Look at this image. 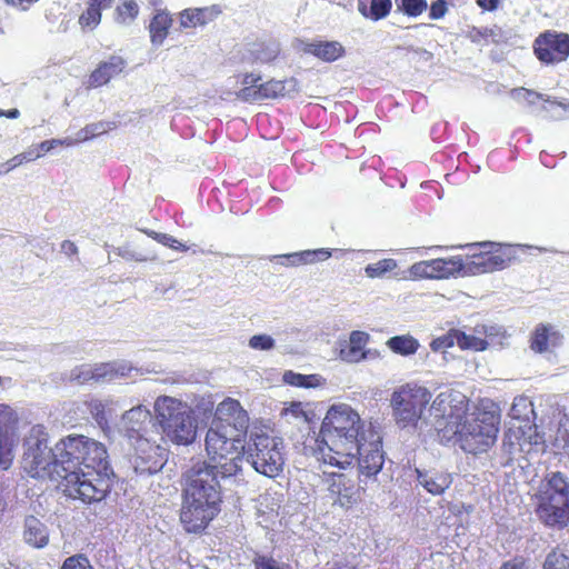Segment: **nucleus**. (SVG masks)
Listing matches in <instances>:
<instances>
[{
  "instance_id": "f257e3e1",
  "label": "nucleus",
  "mask_w": 569,
  "mask_h": 569,
  "mask_svg": "<svg viewBox=\"0 0 569 569\" xmlns=\"http://www.w3.org/2000/svg\"><path fill=\"white\" fill-rule=\"evenodd\" d=\"M319 451L325 463L345 469L358 462L368 479L382 469L381 437L371 422L346 403L332 405L321 423Z\"/></svg>"
},
{
  "instance_id": "f03ea898",
  "label": "nucleus",
  "mask_w": 569,
  "mask_h": 569,
  "mask_svg": "<svg viewBox=\"0 0 569 569\" xmlns=\"http://www.w3.org/2000/svg\"><path fill=\"white\" fill-rule=\"evenodd\" d=\"M60 488L86 503L101 501L110 491L113 471L106 446L83 435H69L56 443Z\"/></svg>"
},
{
  "instance_id": "7ed1b4c3",
  "label": "nucleus",
  "mask_w": 569,
  "mask_h": 569,
  "mask_svg": "<svg viewBox=\"0 0 569 569\" xmlns=\"http://www.w3.org/2000/svg\"><path fill=\"white\" fill-rule=\"evenodd\" d=\"M431 392L417 385H405L391 396V407L396 423L406 428L417 426L418 421L430 426L437 432L443 430L447 416H459L466 406V396L459 391L440 392L430 403Z\"/></svg>"
},
{
  "instance_id": "20e7f679",
  "label": "nucleus",
  "mask_w": 569,
  "mask_h": 569,
  "mask_svg": "<svg viewBox=\"0 0 569 569\" xmlns=\"http://www.w3.org/2000/svg\"><path fill=\"white\" fill-rule=\"evenodd\" d=\"M150 420V410L138 405L123 412L119 425L120 432L132 449L130 463L140 476L157 473L166 463V450L148 436Z\"/></svg>"
},
{
  "instance_id": "39448f33",
  "label": "nucleus",
  "mask_w": 569,
  "mask_h": 569,
  "mask_svg": "<svg viewBox=\"0 0 569 569\" xmlns=\"http://www.w3.org/2000/svg\"><path fill=\"white\" fill-rule=\"evenodd\" d=\"M500 417L497 412L476 408L469 412V400L466 398L463 412L459 416H447L445 428L439 430L443 439L457 437L463 451L479 455L488 451L496 442Z\"/></svg>"
},
{
  "instance_id": "423d86ee",
  "label": "nucleus",
  "mask_w": 569,
  "mask_h": 569,
  "mask_svg": "<svg viewBox=\"0 0 569 569\" xmlns=\"http://www.w3.org/2000/svg\"><path fill=\"white\" fill-rule=\"evenodd\" d=\"M532 501L537 519L547 528L563 530L569 527V478L560 472H548L533 488Z\"/></svg>"
},
{
  "instance_id": "0eeeda50",
  "label": "nucleus",
  "mask_w": 569,
  "mask_h": 569,
  "mask_svg": "<svg viewBox=\"0 0 569 569\" xmlns=\"http://www.w3.org/2000/svg\"><path fill=\"white\" fill-rule=\"evenodd\" d=\"M246 442L239 433L221 430L210 426L204 438V451L209 459L207 463L220 468L224 482L243 481L242 461Z\"/></svg>"
},
{
  "instance_id": "6e6552de",
  "label": "nucleus",
  "mask_w": 569,
  "mask_h": 569,
  "mask_svg": "<svg viewBox=\"0 0 569 569\" xmlns=\"http://www.w3.org/2000/svg\"><path fill=\"white\" fill-rule=\"evenodd\" d=\"M156 419L163 438L176 445H190L197 436V423L187 402L169 396H160L153 405Z\"/></svg>"
},
{
  "instance_id": "1a4fd4ad",
  "label": "nucleus",
  "mask_w": 569,
  "mask_h": 569,
  "mask_svg": "<svg viewBox=\"0 0 569 569\" xmlns=\"http://www.w3.org/2000/svg\"><path fill=\"white\" fill-rule=\"evenodd\" d=\"M23 469L32 478H49L62 481L56 465V446L48 447V435L43 426H33L24 439Z\"/></svg>"
},
{
  "instance_id": "9d476101",
  "label": "nucleus",
  "mask_w": 569,
  "mask_h": 569,
  "mask_svg": "<svg viewBox=\"0 0 569 569\" xmlns=\"http://www.w3.org/2000/svg\"><path fill=\"white\" fill-rule=\"evenodd\" d=\"M283 442L280 438L266 433H251L246 442L244 456L251 467L268 478L278 477L284 465Z\"/></svg>"
},
{
  "instance_id": "9b49d317",
  "label": "nucleus",
  "mask_w": 569,
  "mask_h": 569,
  "mask_svg": "<svg viewBox=\"0 0 569 569\" xmlns=\"http://www.w3.org/2000/svg\"><path fill=\"white\" fill-rule=\"evenodd\" d=\"M237 483L224 482L220 468L207 461H198L184 473L183 493L220 506L222 489Z\"/></svg>"
},
{
  "instance_id": "f8f14e48",
  "label": "nucleus",
  "mask_w": 569,
  "mask_h": 569,
  "mask_svg": "<svg viewBox=\"0 0 569 569\" xmlns=\"http://www.w3.org/2000/svg\"><path fill=\"white\" fill-rule=\"evenodd\" d=\"M220 506L183 493L180 521L188 532H200L218 515Z\"/></svg>"
},
{
  "instance_id": "ddd939ff",
  "label": "nucleus",
  "mask_w": 569,
  "mask_h": 569,
  "mask_svg": "<svg viewBox=\"0 0 569 569\" xmlns=\"http://www.w3.org/2000/svg\"><path fill=\"white\" fill-rule=\"evenodd\" d=\"M211 426L231 433L238 432L242 438L249 427V416L238 400L227 398L217 406Z\"/></svg>"
},
{
  "instance_id": "4468645a",
  "label": "nucleus",
  "mask_w": 569,
  "mask_h": 569,
  "mask_svg": "<svg viewBox=\"0 0 569 569\" xmlns=\"http://www.w3.org/2000/svg\"><path fill=\"white\" fill-rule=\"evenodd\" d=\"M535 53L545 63H559L569 56V34L546 31L535 40Z\"/></svg>"
},
{
  "instance_id": "2eb2a0df",
  "label": "nucleus",
  "mask_w": 569,
  "mask_h": 569,
  "mask_svg": "<svg viewBox=\"0 0 569 569\" xmlns=\"http://www.w3.org/2000/svg\"><path fill=\"white\" fill-rule=\"evenodd\" d=\"M327 490L333 505L350 509L361 501L363 487L358 486L352 479L343 473H330L325 479Z\"/></svg>"
},
{
  "instance_id": "dca6fc26",
  "label": "nucleus",
  "mask_w": 569,
  "mask_h": 569,
  "mask_svg": "<svg viewBox=\"0 0 569 569\" xmlns=\"http://www.w3.org/2000/svg\"><path fill=\"white\" fill-rule=\"evenodd\" d=\"M369 340V335L363 331H352L348 342L340 347L339 357L341 360L356 363L367 358L365 347Z\"/></svg>"
},
{
  "instance_id": "f3484780",
  "label": "nucleus",
  "mask_w": 569,
  "mask_h": 569,
  "mask_svg": "<svg viewBox=\"0 0 569 569\" xmlns=\"http://www.w3.org/2000/svg\"><path fill=\"white\" fill-rule=\"evenodd\" d=\"M222 13L220 6L213 4L204 8L186 9L180 12V27L183 29L204 26Z\"/></svg>"
},
{
  "instance_id": "a211bd4d",
  "label": "nucleus",
  "mask_w": 569,
  "mask_h": 569,
  "mask_svg": "<svg viewBox=\"0 0 569 569\" xmlns=\"http://www.w3.org/2000/svg\"><path fill=\"white\" fill-rule=\"evenodd\" d=\"M562 336L551 325H539L531 337V349L542 353L561 343Z\"/></svg>"
},
{
  "instance_id": "6ab92c4d",
  "label": "nucleus",
  "mask_w": 569,
  "mask_h": 569,
  "mask_svg": "<svg viewBox=\"0 0 569 569\" xmlns=\"http://www.w3.org/2000/svg\"><path fill=\"white\" fill-rule=\"evenodd\" d=\"M299 43L303 52L313 54L327 62L336 61L345 53L343 46L338 41H319L312 43L299 41Z\"/></svg>"
},
{
  "instance_id": "aec40b11",
  "label": "nucleus",
  "mask_w": 569,
  "mask_h": 569,
  "mask_svg": "<svg viewBox=\"0 0 569 569\" xmlns=\"http://www.w3.org/2000/svg\"><path fill=\"white\" fill-rule=\"evenodd\" d=\"M23 539L33 548H43L49 543V530L38 518L28 516L23 523Z\"/></svg>"
},
{
  "instance_id": "412c9836",
  "label": "nucleus",
  "mask_w": 569,
  "mask_h": 569,
  "mask_svg": "<svg viewBox=\"0 0 569 569\" xmlns=\"http://www.w3.org/2000/svg\"><path fill=\"white\" fill-rule=\"evenodd\" d=\"M124 60L121 57L112 56L108 61L99 64L89 78L90 87H100L110 81L111 78L122 72Z\"/></svg>"
},
{
  "instance_id": "4be33fe9",
  "label": "nucleus",
  "mask_w": 569,
  "mask_h": 569,
  "mask_svg": "<svg viewBox=\"0 0 569 569\" xmlns=\"http://www.w3.org/2000/svg\"><path fill=\"white\" fill-rule=\"evenodd\" d=\"M428 264V278L429 279H447L459 271H461L463 264L459 257H451L448 259H431L426 260Z\"/></svg>"
},
{
  "instance_id": "5701e85b",
  "label": "nucleus",
  "mask_w": 569,
  "mask_h": 569,
  "mask_svg": "<svg viewBox=\"0 0 569 569\" xmlns=\"http://www.w3.org/2000/svg\"><path fill=\"white\" fill-rule=\"evenodd\" d=\"M418 472V482L428 492L432 495H441L450 487L452 483V477L450 473L441 472V471H428Z\"/></svg>"
},
{
  "instance_id": "b1692460",
  "label": "nucleus",
  "mask_w": 569,
  "mask_h": 569,
  "mask_svg": "<svg viewBox=\"0 0 569 569\" xmlns=\"http://www.w3.org/2000/svg\"><path fill=\"white\" fill-rule=\"evenodd\" d=\"M86 371V377H93L94 381L112 380L127 377L133 368L124 362L101 363Z\"/></svg>"
},
{
  "instance_id": "393cba45",
  "label": "nucleus",
  "mask_w": 569,
  "mask_h": 569,
  "mask_svg": "<svg viewBox=\"0 0 569 569\" xmlns=\"http://www.w3.org/2000/svg\"><path fill=\"white\" fill-rule=\"evenodd\" d=\"M331 253L326 249L305 250L289 254L277 256L281 260V264L287 267H297L301 264L313 263L318 260H327Z\"/></svg>"
},
{
  "instance_id": "a878e982",
  "label": "nucleus",
  "mask_w": 569,
  "mask_h": 569,
  "mask_svg": "<svg viewBox=\"0 0 569 569\" xmlns=\"http://www.w3.org/2000/svg\"><path fill=\"white\" fill-rule=\"evenodd\" d=\"M172 24L170 14L166 11H158L152 18L149 31L151 42L154 46H161L168 36L169 29Z\"/></svg>"
},
{
  "instance_id": "bb28decb",
  "label": "nucleus",
  "mask_w": 569,
  "mask_h": 569,
  "mask_svg": "<svg viewBox=\"0 0 569 569\" xmlns=\"http://www.w3.org/2000/svg\"><path fill=\"white\" fill-rule=\"evenodd\" d=\"M475 272H492L507 267V259L500 253H482L472 260Z\"/></svg>"
},
{
  "instance_id": "cd10ccee",
  "label": "nucleus",
  "mask_w": 569,
  "mask_h": 569,
  "mask_svg": "<svg viewBox=\"0 0 569 569\" xmlns=\"http://www.w3.org/2000/svg\"><path fill=\"white\" fill-rule=\"evenodd\" d=\"M456 345L462 350L483 351L490 346V341L483 339L479 333H466L456 329Z\"/></svg>"
},
{
  "instance_id": "c85d7f7f",
  "label": "nucleus",
  "mask_w": 569,
  "mask_h": 569,
  "mask_svg": "<svg viewBox=\"0 0 569 569\" xmlns=\"http://www.w3.org/2000/svg\"><path fill=\"white\" fill-rule=\"evenodd\" d=\"M387 346L395 352L401 356H411L417 352L419 342L413 337L395 336L387 341Z\"/></svg>"
},
{
  "instance_id": "c756f323",
  "label": "nucleus",
  "mask_w": 569,
  "mask_h": 569,
  "mask_svg": "<svg viewBox=\"0 0 569 569\" xmlns=\"http://www.w3.org/2000/svg\"><path fill=\"white\" fill-rule=\"evenodd\" d=\"M139 14V6L134 0H121L116 8L114 20L119 24H131Z\"/></svg>"
},
{
  "instance_id": "7c9ffc66",
  "label": "nucleus",
  "mask_w": 569,
  "mask_h": 569,
  "mask_svg": "<svg viewBox=\"0 0 569 569\" xmlns=\"http://www.w3.org/2000/svg\"><path fill=\"white\" fill-rule=\"evenodd\" d=\"M17 412L8 405L0 403V435L16 436Z\"/></svg>"
},
{
  "instance_id": "2f4dec72",
  "label": "nucleus",
  "mask_w": 569,
  "mask_h": 569,
  "mask_svg": "<svg viewBox=\"0 0 569 569\" xmlns=\"http://www.w3.org/2000/svg\"><path fill=\"white\" fill-rule=\"evenodd\" d=\"M16 442V436L0 435V468L3 470L9 469L12 463Z\"/></svg>"
},
{
  "instance_id": "473e14b6",
  "label": "nucleus",
  "mask_w": 569,
  "mask_h": 569,
  "mask_svg": "<svg viewBox=\"0 0 569 569\" xmlns=\"http://www.w3.org/2000/svg\"><path fill=\"white\" fill-rule=\"evenodd\" d=\"M293 83L290 81L270 80L264 83H260L262 100L264 99H277L283 97L287 93V84Z\"/></svg>"
},
{
  "instance_id": "72a5a7b5",
  "label": "nucleus",
  "mask_w": 569,
  "mask_h": 569,
  "mask_svg": "<svg viewBox=\"0 0 569 569\" xmlns=\"http://www.w3.org/2000/svg\"><path fill=\"white\" fill-rule=\"evenodd\" d=\"M391 8V1L390 0H371L370 1V13H367L366 6L361 1L359 3V11L366 16L370 17L373 20H379L383 17H386Z\"/></svg>"
},
{
  "instance_id": "f704fd0d",
  "label": "nucleus",
  "mask_w": 569,
  "mask_h": 569,
  "mask_svg": "<svg viewBox=\"0 0 569 569\" xmlns=\"http://www.w3.org/2000/svg\"><path fill=\"white\" fill-rule=\"evenodd\" d=\"M397 268L395 259H382L376 263H370L365 268L368 278H381L386 273L393 271Z\"/></svg>"
},
{
  "instance_id": "c9c22d12",
  "label": "nucleus",
  "mask_w": 569,
  "mask_h": 569,
  "mask_svg": "<svg viewBox=\"0 0 569 569\" xmlns=\"http://www.w3.org/2000/svg\"><path fill=\"white\" fill-rule=\"evenodd\" d=\"M543 569H569V556L559 550H552L545 559Z\"/></svg>"
},
{
  "instance_id": "e433bc0d",
  "label": "nucleus",
  "mask_w": 569,
  "mask_h": 569,
  "mask_svg": "<svg viewBox=\"0 0 569 569\" xmlns=\"http://www.w3.org/2000/svg\"><path fill=\"white\" fill-rule=\"evenodd\" d=\"M402 11L410 17H418L428 8L427 0H397Z\"/></svg>"
},
{
  "instance_id": "4c0bfd02",
  "label": "nucleus",
  "mask_w": 569,
  "mask_h": 569,
  "mask_svg": "<svg viewBox=\"0 0 569 569\" xmlns=\"http://www.w3.org/2000/svg\"><path fill=\"white\" fill-rule=\"evenodd\" d=\"M248 346L253 350L269 351L274 349L276 341L271 336L260 333L252 336L248 341Z\"/></svg>"
},
{
  "instance_id": "58836bf2",
  "label": "nucleus",
  "mask_w": 569,
  "mask_h": 569,
  "mask_svg": "<svg viewBox=\"0 0 569 569\" xmlns=\"http://www.w3.org/2000/svg\"><path fill=\"white\" fill-rule=\"evenodd\" d=\"M101 21V10L88 2L87 10L80 16L79 22L83 27L94 29Z\"/></svg>"
},
{
  "instance_id": "ea45409f",
  "label": "nucleus",
  "mask_w": 569,
  "mask_h": 569,
  "mask_svg": "<svg viewBox=\"0 0 569 569\" xmlns=\"http://www.w3.org/2000/svg\"><path fill=\"white\" fill-rule=\"evenodd\" d=\"M107 130H108L107 126H104L101 122L88 124L86 128H83L82 130H80L77 133V139L74 141L89 140L91 138H94V137L106 132Z\"/></svg>"
},
{
  "instance_id": "a19ab883",
  "label": "nucleus",
  "mask_w": 569,
  "mask_h": 569,
  "mask_svg": "<svg viewBox=\"0 0 569 569\" xmlns=\"http://www.w3.org/2000/svg\"><path fill=\"white\" fill-rule=\"evenodd\" d=\"M456 345V329L449 330L446 335L433 339L430 343V348L433 351L445 350Z\"/></svg>"
},
{
  "instance_id": "79ce46f5",
  "label": "nucleus",
  "mask_w": 569,
  "mask_h": 569,
  "mask_svg": "<svg viewBox=\"0 0 569 569\" xmlns=\"http://www.w3.org/2000/svg\"><path fill=\"white\" fill-rule=\"evenodd\" d=\"M428 264L426 260L415 262L402 276V279L419 280L428 278Z\"/></svg>"
},
{
  "instance_id": "37998d69",
  "label": "nucleus",
  "mask_w": 569,
  "mask_h": 569,
  "mask_svg": "<svg viewBox=\"0 0 569 569\" xmlns=\"http://www.w3.org/2000/svg\"><path fill=\"white\" fill-rule=\"evenodd\" d=\"M237 98L242 101L248 102H256L261 101V87L259 86H251V87H243L241 90L237 92Z\"/></svg>"
},
{
  "instance_id": "c03bdc74",
  "label": "nucleus",
  "mask_w": 569,
  "mask_h": 569,
  "mask_svg": "<svg viewBox=\"0 0 569 569\" xmlns=\"http://www.w3.org/2000/svg\"><path fill=\"white\" fill-rule=\"evenodd\" d=\"M511 96L516 100H520V96H523V100L527 101L529 104H533L537 99H542L547 102H551L549 97L545 98L543 94L533 92L525 88L513 89L511 91Z\"/></svg>"
},
{
  "instance_id": "a18cd8bd",
  "label": "nucleus",
  "mask_w": 569,
  "mask_h": 569,
  "mask_svg": "<svg viewBox=\"0 0 569 569\" xmlns=\"http://www.w3.org/2000/svg\"><path fill=\"white\" fill-rule=\"evenodd\" d=\"M106 407L107 403L101 400H92L89 403L90 413L92 415V417L100 427H102L103 423H107V418L104 413Z\"/></svg>"
},
{
  "instance_id": "49530a36",
  "label": "nucleus",
  "mask_w": 569,
  "mask_h": 569,
  "mask_svg": "<svg viewBox=\"0 0 569 569\" xmlns=\"http://www.w3.org/2000/svg\"><path fill=\"white\" fill-rule=\"evenodd\" d=\"M532 407V403L525 397H519V398H516L513 403H512V407H511V416L512 418H516V419H520L522 418L523 416H526V410L527 409H531Z\"/></svg>"
},
{
  "instance_id": "de8ad7c7",
  "label": "nucleus",
  "mask_w": 569,
  "mask_h": 569,
  "mask_svg": "<svg viewBox=\"0 0 569 569\" xmlns=\"http://www.w3.org/2000/svg\"><path fill=\"white\" fill-rule=\"evenodd\" d=\"M61 569H93L83 556H73L66 559Z\"/></svg>"
},
{
  "instance_id": "09e8293b",
  "label": "nucleus",
  "mask_w": 569,
  "mask_h": 569,
  "mask_svg": "<svg viewBox=\"0 0 569 569\" xmlns=\"http://www.w3.org/2000/svg\"><path fill=\"white\" fill-rule=\"evenodd\" d=\"M278 53V46L272 43L262 46L261 50H257L256 58L261 62H271L277 58Z\"/></svg>"
},
{
  "instance_id": "8fccbe9b",
  "label": "nucleus",
  "mask_w": 569,
  "mask_h": 569,
  "mask_svg": "<svg viewBox=\"0 0 569 569\" xmlns=\"http://www.w3.org/2000/svg\"><path fill=\"white\" fill-rule=\"evenodd\" d=\"M282 415L284 417H292L293 419H297V420L300 419V420L307 421V419H308L307 413L305 412L301 402H291L288 407H286L282 410Z\"/></svg>"
},
{
  "instance_id": "3c124183",
  "label": "nucleus",
  "mask_w": 569,
  "mask_h": 569,
  "mask_svg": "<svg viewBox=\"0 0 569 569\" xmlns=\"http://www.w3.org/2000/svg\"><path fill=\"white\" fill-rule=\"evenodd\" d=\"M475 332L479 333L483 339L490 341V346H492L497 343L496 337L500 333V328L482 325L476 327Z\"/></svg>"
},
{
  "instance_id": "603ef678",
  "label": "nucleus",
  "mask_w": 569,
  "mask_h": 569,
  "mask_svg": "<svg viewBox=\"0 0 569 569\" xmlns=\"http://www.w3.org/2000/svg\"><path fill=\"white\" fill-rule=\"evenodd\" d=\"M256 569H290V567L272 558L258 557L256 559Z\"/></svg>"
},
{
  "instance_id": "864d4df0",
  "label": "nucleus",
  "mask_w": 569,
  "mask_h": 569,
  "mask_svg": "<svg viewBox=\"0 0 569 569\" xmlns=\"http://www.w3.org/2000/svg\"><path fill=\"white\" fill-rule=\"evenodd\" d=\"M73 143H74V141L70 138H67L64 140L51 139V140H46V141L41 142L40 144H38L37 149H39V152H41V154H42L43 152H49L57 146H63V144L72 146Z\"/></svg>"
},
{
  "instance_id": "5fc2aeb1",
  "label": "nucleus",
  "mask_w": 569,
  "mask_h": 569,
  "mask_svg": "<svg viewBox=\"0 0 569 569\" xmlns=\"http://www.w3.org/2000/svg\"><path fill=\"white\" fill-rule=\"evenodd\" d=\"M143 232L166 247L172 246V243H178V240L168 233H161L153 230H143Z\"/></svg>"
},
{
  "instance_id": "6e6d98bb",
  "label": "nucleus",
  "mask_w": 569,
  "mask_h": 569,
  "mask_svg": "<svg viewBox=\"0 0 569 569\" xmlns=\"http://www.w3.org/2000/svg\"><path fill=\"white\" fill-rule=\"evenodd\" d=\"M447 12V6H446V2L443 0H437L435 2L431 3L430 6V12H429V17L431 19H440L442 18Z\"/></svg>"
},
{
  "instance_id": "4d7b16f0",
  "label": "nucleus",
  "mask_w": 569,
  "mask_h": 569,
  "mask_svg": "<svg viewBox=\"0 0 569 569\" xmlns=\"http://www.w3.org/2000/svg\"><path fill=\"white\" fill-rule=\"evenodd\" d=\"M556 440L569 455V428L566 425H560Z\"/></svg>"
},
{
  "instance_id": "13d9d810",
  "label": "nucleus",
  "mask_w": 569,
  "mask_h": 569,
  "mask_svg": "<svg viewBox=\"0 0 569 569\" xmlns=\"http://www.w3.org/2000/svg\"><path fill=\"white\" fill-rule=\"evenodd\" d=\"M88 369H93V368L91 366H81L79 368H76L71 372V376H70L71 380H76L79 383H84L89 380H94L93 377H86V371Z\"/></svg>"
},
{
  "instance_id": "bf43d9fd",
  "label": "nucleus",
  "mask_w": 569,
  "mask_h": 569,
  "mask_svg": "<svg viewBox=\"0 0 569 569\" xmlns=\"http://www.w3.org/2000/svg\"><path fill=\"white\" fill-rule=\"evenodd\" d=\"M302 380L305 379L303 375L301 373H297L290 370L283 373V381L290 386L301 387L303 385Z\"/></svg>"
},
{
  "instance_id": "052dcab7",
  "label": "nucleus",
  "mask_w": 569,
  "mask_h": 569,
  "mask_svg": "<svg viewBox=\"0 0 569 569\" xmlns=\"http://www.w3.org/2000/svg\"><path fill=\"white\" fill-rule=\"evenodd\" d=\"M302 382L303 385L301 387L303 388H315L323 385V379L319 375H303Z\"/></svg>"
},
{
  "instance_id": "680f3d73",
  "label": "nucleus",
  "mask_w": 569,
  "mask_h": 569,
  "mask_svg": "<svg viewBox=\"0 0 569 569\" xmlns=\"http://www.w3.org/2000/svg\"><path fill=\"white\" fill-rule=\"evenodd\" d=\"M500 569H528V567L522 559L515 558L503 562Z\"/></svg>"
},
{
  "instance_id": "e2e57ef3",
  "label": "nucleus",
  "mask_w": 569,
  "mask_h": 569,
  "mask_svg": "<svg viewBox=\"0 0 569 569\" xmlns=\"http://www.w3.org/2000/svg\"><path fill=\"white\" fill-rule=\"evenodd\" d=\"M41 157V152L37 147L30 148L29 150L21 153L20 160H24V162L33 161Z\"/></svg>"
},
{
  "instance_id": "0e129e2a",
  "label": "nucleus",
  "mask_w": 569,
  "mask_h": 569,
  "mask_svg": "<svg viewBox=\"0 0 569 569\" xmlns=\"http://www.w3.org/2000/svg\"><path fill=\"white\" fill-rule=\"evenodd\" d=\"M261 77L254 73H247L242 79L243 87L259 86Z\"/></svg>"
},
{
  "instance_id": "69168bd1",
  "label": "nucleus",
  "mask_w": 569,
  "mask_h": 569,
  "mask_svg": "<svg viewBox=\"0 0 569 569\" xmlns=\"http://www.w3.org/2000/svg\"><path fill=\"white\" fill-rule=\"evenodd\" d=\"M114 0H88L91 6L97 7L100 10L108 9L112 6Z\"/></svg>"
},
{
  "instance_id": "338daca9",
  "label": "nucleus",
  "mask_w": 569,
  "mask_h": 569,
  "mask_svg": "<svg viewBox=\"0 0 569 569\" xmlns=\"http://www.w3.org/2000/svg\"><path fill=\"white\" fill-rule=\"evenodd\" d=\"M477 3L486 10H493L497 7L498 0H477Z\"/></svg>"
},
{
  "instance_id": "774afa93",
  "label": "nucleus",
  "mask_w": 569,
  "mask_h": 569,
  "mask_svg": "<svg viewBox=\"0 0 569 569\" xmlns=\"http://www.w3.org/2000/svg\"><path fill=\"white\" fill-rule=\"evenodd\" d=\"M21 153L14 156L12 159H10L6 164H10L9 168H7V171H10L11 169L21 166L24 160H20Z\"/></svg>"
}]
</instances>
